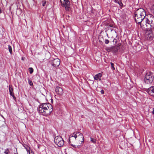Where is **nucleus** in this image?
<instances>
[{
	"mask_svg": "<svg viewBox=\"0 0 154 154\" xmlns=\"http://www.w3.org/2000/svg\"><path fill=\"white\" fill-rule=\"evenodd\" d=\"M76 143L81 144L84 142V137L83 135H81V136L76 137Z\"/></svg>",
	"mask_w": 154,
	"mask_h": 154,
	"instance_id": "nucleus-10",
	"label": "nucleus"
},
{
	"mask_svg": "<svg viewBox=\"0 0 154 154\" xmlns=\"http://www.w3.org/2000/svg\"><path fill=\"white\" fill-rule=\"evenodd\" d=\"M13 98L14 100H15L16 99V98L15 96H14V97H13Z\"/></svg>",
	"mask_w": 154,
	"mask_h": 154,
	"instance_id": "nucleus-33",
	"label": "nucleus"
},
{
	"mask_svg": "<svg viewBox=\"0 0 154 154\" xmlns=\"http://www.w3.org/2000/svg\"><path fill=\"white\" fill-rule=\"evenodd\" d=\"M151 11L154 14V4L152 5L151 8Z\"/></svg>",
	"mask_w": 154,
	"mask_h": 154,
	"instance_id": "nucleus-25",
	"label": "nucleus"
},
{
	"mask_svg": "<svg viewBox=\"0 0 154 154\" xmlns=\"http://www.w3.org/2000/svg\"><path fill=\"white\" fill-rule=\"evenodd\" d=\"M62 6L65 7L66 11H69V2L68 0H60Z\"/></svg>",
	"mask_w": 154,
	"mask_h": 154,
	"instance_id": "nucleus-7",
	"label": "nucleus"
},
{
	"mask_svg": "<svg viewBox=\"0 0 154 154\" xmlns=\"http://www.w3.org/2000/svg\"><path fill=\"white\" fill-rule=\"evenodd\" d=\"M152 114H154V108L153 109V110L152 111Z\"/></svg>",
	"mask_w": 154,
	"mask_h": 154,
	"instance_id": "nucleus-31",
	"label": "nucleus"
},
{
	"mask_svg": "<svg viewBox=\"0 0 154 154\" xmlns=\"http://www.w3.org/2000/svg\"><path fill=\"white\" fill-rule=\"evenodd\" d=\"M31 154H33V153H33V152L32 151H31Z\"/></svg>",
	"mask_w": 154,
	"mask_h": 154,
	"instance_id": "nucleus-35",
	"label": "nucleus"
},
{
	"mask_svg": "<svg viewBox=\"0 0 154 154\" xmlns=\"http://www.w3.org/2000/svg\"><path fill=\"white\" fill-rule=\"evenodd\" d=\"M110 64L111 65V69L113 71L115 70V69L114 67V64L113 63H112V62H111Z\"/></svg>",
	"mask_w": 154,
	"mask_h": 154,
	"instance_id": "nucleus-21",
	"label": "nucleus"
},
{
	"mask_svg": "<svg viewBox=\"0 0 154 154\" xmlns=\"http://www.w3.org/2000/svg\"><path fill=\"white\" fill-rule=\"evenodd\" d=\"M154 78V74L151 72H148L146 73L144 80L145 83L149 84L153 82Z\"/></svg>",
	"mask_w": 154,
	"mask_h": 154,
	"instance_id": "nucleus-4",
	"label": "nucleus"
},
{
	"mask_svg": "<svg viewBox=\"0 0 154 154\" xmlns=\"http://www.w3.org/2000/svg\"><path fill=\"white\" fill-rule=\"evenodd\" d=\"M16 150H17V152H16V153H14V154H18V153H17V149H16Z\"/></svg>",
	"mask_w": 154,
	"mask_h": 154,
	"instance_id": "nucleus-34",
	"label": "nucleus"
},
{
	"mask_svg": "<svg viewBox=\"0 0 154 154\" xmlns=\"http://www.w3.org/2000/svg\"><path fill=\"white\" fill-rule=\"evenodd\" d=\"M104 42L106 44H108L109 42V40L108 39H106L105 40Z\"/></svg>",
	"mask_w": 154,
	"mask_h": 154,
	"instance_id": "nucleus-27",
	"label": "nucleus"
},
{
	"mask_svg": "<svg viewBox=\"0 0 154 154\" xmlns=\"http://www.w3.org/2000/svg\"><path fill=\"white\" fill-rule=\"evenodd\" d=\"M151 29H150V30H147L146 32L145 35V38L146 39L148 40H152L154 37L152 31Z\"/></svg>",
	"mask_w": 154,
	"mask_h": 154,
	"instance_id": "nucleus-6",
	"label": "nucleus"
},
{
	"mask_svg": "<svg viewBox=\"0 0 154 154\" xmlns=\"http://www.w3.org/2000/svg\"><path fill=\"white\" fill-rule=\"evenodd\" d=\"M107 26H110V27H113V25L112 24H107Z\"/></svg>",
	"mask_w": 154,
	"mask_h": 154,
	"instance_id": "nucleus-30",
	"label": "nucleus"
},
{
	"mask_svg": "<svg viewBox=\"0 0 154 154\" xmlns=\"http://www.w3.org/2000/svg\"><path fill=\"white\" fill-rule=\"evenodd\" d=\"M119 49V47L117 46H112L109 49V51L113 53H116L117 52Z\"/></svg>",
	"mask_w": 154,
	"mask_h": 154,
	"instance_id": "nucleus-13",
	"label": "nucleus"
},
{
	"mask_svg": "<svg viewBox=\"0 0 154 154\" xmlns=\"http://www.w3.org/2000/svg\"><path fill=\"white\" fill-rule=\"evenodd\" d=\"M73 135L74 136V137H79V136H81V135H83L81 133H80L79 132H74L73 134Z\"/></svg>",
	"mask_w": 154,
	"mask_h": 154,
	"instance_id": "nucleus-16",
	"label": "nucleus"
},
{
	"mask_svg": "<svg viewBox=\"0 0 154 154\" xmlns=\"http://www.w3.org/2000/svg\"><path fill=\"white\" fill-rule=\"evenodd\" d=\"M114 2L116 3H118L120 6L122 7L123 5V4L122 3L121 0H114Z\"/></svg>",
	"mask_w": 154,
	"mask_h": 154,
	"instance_id": "nucleus-18",
	"label": "nucleus"
},
{
	"mask_svg": "<svg viewBox=\"0 0 154 154\" xmlns=\"http://www.w3.org/2000/svg\"><path fill=\"white\" fill-rule=\"evenodd\" d=\"M42 6L45 8H46L47 5H48V2H46L45 0L43 1L42 2Z\"/></svg>",
	"mask_w": 154,
	"mask_h": 154,
	"instance_id": "nucleus-17",
	"label": "nucleus"
},
{
	"mask_svg": "<svg viewBox=\"0 0 154 154\" xmlns=\"http://www.w3.org/2000/svg\"><path fill=\"white\" fill-rule=\"evenodd\" d=\"M28 83L30 86H32L33 85L32 81L29 79L28 80Z\"/></svg>",
	"mask_w": 154,
	"mask_h": 154,
	"instance_id": "nucleus-26",
	"label": "nucleus"
},
{
	"mask_svg": "<svg viewBox=\"0 0 154 154\" xmlns=\"http://www.w3.org/2000/svg\"><path fill=\"white\" fill-rule=\"evenodd\" d=\"M9 93L10 95H12V94L14 93H13V89L11 85H9Z\"/></svg>",
	"mask_w": 154,
	"mask_h": 154,
	"instance_id": "nucleus-15",
	"label": "nucleus"
},
{
	"mask_svg": "<svg viewBox=\"0 0 154 154\" xmlns=\"http://www.w3.org/2000/svg\"><path fill=\"white\" fill-rule=\"evenodd\" d=\"M55 91L59 95H62L63 93L62 88L59 86H57L55 89Z\"/></svg>",
	"mask_w": 154,
	"mask_h": 154,
	"instance_id": "nucleus-11",
	"label": "nucleus"
},
{
	"mask_svg": "<svg viewBox=\"0 0 154 154\" xmlns=\"http://www.w3.org/2000/svg\"><path fill=\"white\" fill-rule=\"evenodd\" d=\"M55 143L59 147H61L64 144V141L63 138L60 136H57L54 138Z\"/></svg>",
	"mask_w": 154,
	"mask_h": 154,
	"instance_id": "nucleus-5",
	"label": "nucleus"
},
{
	"mask_svg": "<svg viewBox=\"0 0 154 154\" xmlns=\"http://www.w3.org/2000/svg\"><path fill=\"white\" fill-rule=\"evenodd\" d=\"M140 28L143 30L152 29L154 27V16L149 14L148 17H145L141 23L140 24Z\"/></svg>",
	"mask_w": 154,
	"mask_h": 154,
	"instance_id": "nucleus-1",
	"label": "nucleus"
},
{
	"mask_svg": "<svg viewBox=\"0 0 154 154\" xmlns=\"http://www.w3.org/2000/svg\"><path fill=\"white\" fill-rule=\"evenodd\" d=\"M11 95V96L13 97H14V96H15L14 95V93L13 94H12V95Z\"/></svg>",
	"mask_w": 154,
	"mask_h": 154,
	"instance_id": "nucleus-32",
	"label": "nucleus"
},
{
	"mask_svg": "<svg viewBox=\"0 0 154 154\" xmlns=\"http://www.w3.org/2000/svg\"><path fill=\"white\" fill-rule=\"evenodd\" d=\"M29 70L30 74H32L33 72V69L32 68L30 67L29 68Z\"/></svg>",
	"mask_w": 154,
	"mask_h": 154,
	"instance_id": "nucleus-23",
	"label": "nucleus"
},
{
	"mask_svg": "<svg viewBox=\"0 0 154 154\" xmlns=\"http://www.w3.org/2000/svg\"><path fill=\"white\" fill-rule=\"evenodd\" d=\"M10 152V151L7 148L5 149V151L4 152V153L5 154H8Z\"/></svg>",
	"mask_w": 154,
	"mask_h": 154,
	"instance_id": "nucleus-24",
	"label": "nucleus"
},
{
	"mask_svg": "<svg viewBox=\"0 0 154 154\" xmlns=\"http://www.w3.org/2000/svg\"><path fill=\"white\" fill-rule=\"evenodd\" d=\"M49 63L54 67H57L60 64V60L58 58L51 60Z\"/></svg>",
	"mask_w": 154,
	"mask_h": 154,
	"instance_id": "nucleus-8",
	"label": "nucleus"
},
{
	"mask_svg": "<svg viewBox=\"0 0 154 154\" xmlns=\"http://www.w3.org/2000/svg\"><path fill=\"white\" fill-rule=\"evenodd\" d=\"M69 144L73 147H75V145H73L72 143H75L76 142L75 137H74L73 135L69 136Z\"/></svg>",
	"mask_w": 154,
	"mask_h": 154,
	"instance_id": "nucleus-9",
	"label": "nucleus"
},
{
	"mask_svg": "<svg viewBox=\"0 0 154 154\" xmlns=\"http://www.w3.org/2000/svg\"><path fill=\"white\" fill-rule=\"evenodd\" d=\"M102 76V74L101 73H99L96 75L94 77V79L95 80H97L99 79L100 80H101L100 78Z\"/></svg>",
	"mask_w": 154,
	"mask_h": 154,
	"instance_id": "nucleus-14",
	"label": "nucleus"
},
{
	"mask_svg": "<svg viewBox=\"0 0 154 154\" xmlns=\"http://www.w3.org/2000/svg\"><path fill=\"white\" fill-rule=\"evenodd\" d=\"M38 110L41 114L44 116H48L52 112V106L49 103H43L40 105L38 108Z\"/></svg>",
	"mask_w": 154,
	"mask_h": 154,
	"instance_id": "nucleus-2",
	"label": "nucleus"
},
{
	"mask_svg": "<svg viewBox=\"0 0 154 154\" xmlns=\"http://www.w3.org/2000/svg\"><path fill=\"white\" fill-rule=\"evenodd\" d=\"M8 49L9 51L11 54H12V47L11 46L9 45L8 46Z\"/></svg>",
	"mask_w": 154,
	"mask_h": 154,
	"instance_id": "nucleus-20",
	"label": "nucleus"
},
{
	"mask_svg": "<svg viewBox=\"0 0 154 154\" xmlns=\"http://www.w3.org/2000/svg\"><path fill=\"white\" fill-rule=\"evenodd\" d=\"M23 146L26 150L27 152H29V154H30V148L28 146L26 145L25 146Z\"/></svg>",
	"mask_w": 154,
	"mask_h": 154,
	"instance_id": "nucleus-19",
	"label": "nucleus"
},
{
	"mask_svg": "<svg viewBox=\"0 0 154 154\" xmlns=\"http://www.w3.org/2000/svg\"><path fill=\"white\" fill-rule=\"evenodd\" d=\"M146 91L149 95L152 96L154 93V86H151L148 89H146Z\"/></svg>",
	"mask_w": 154,
	"mask_h": 154,
	"instance_id": "nucleus-12",
	"label": "nucleus"
},
{
	"mask_svg": "<svg viewBox=\"0 0 154 154\" xmlns=\"http://www.w3.org/2000/svg\"><path fill=\"white\" fill-rule=\"evenodd\" d=\"M134 19L136 22L140 25L146 15L145 11L142 8L137 9L135 12Z\"/></svg>",
	"mask_w": 154,
	"mask_h": 154,
	"instance_id": "nucleus-3",
	"label": "nucleus"
},
{
	"mask_svg": "<svg viewBox=\"0 0 154 154\" xmlns=\"http://www.w3.org/2000/svg\"><path fill=\"white\" fill-rule=\"evenodd\" d=\"M113 41L114 42H115V43H116L117 42V40L116 38H114L113 39Z\"/></svg>",
	"mask_w": 154,
	"mask_h": 154,
	"instance_id": "nucleus-28",
	"label": "nucleus"
},
{
	"mask_svg": "<svg viewBox=\"0 0 154 154\" xmlns=\"http://www.w3.org/2000/svg\"><path fill=\"white\" fill-rule=\"evenodd\" d=\"M91 141L94 143H96V140L95 139L92 138V137H91Z\"/></svg>",
	"mask_w": 154,
	"mask_h": 154,
	"instance_id": "nucleus-22",
	"label": "nucleus"
},
{
	"mask_svg": "<svg viewBox=\"0 0 154 154\" xmlns=\"http://www.w3.org/2000/svg\"><path fill=\"white\" fill-rule=\"evenodd\" d=\"M100 92H101V93L102 94H104V90H103V89L101 90V91H100Z\"/></svg>",
	"mask_w": 154,
	"mask_h": 154,
	"instance_id": "nucleus-29",
	"label": "nucleus"
}]
</instances>
